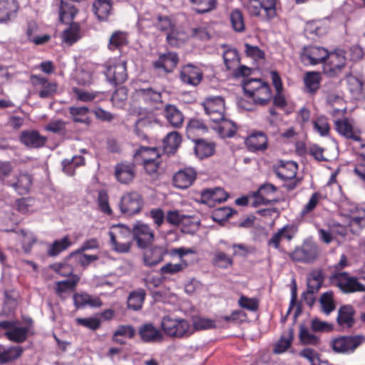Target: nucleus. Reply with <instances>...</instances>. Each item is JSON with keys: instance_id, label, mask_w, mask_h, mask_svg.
I'll use <instances>...</instances> for the list:
<instances>
[{"instance_id": "nucleus-29", "label": "nucleus", "mask_w": 365, "mask_h": 365, "mask_svg": "<svg viewBox=\"0 0 365 365\" xmlns=\"http://www.w3.org/2000/svg\"><path fill=\"white\" fill-rule=\"evenodd\" d=\"M164 114L168 122L174 128H180L183 123V115L178 108L171 104L166 105Z\"/></svg>"}, {"instance_id": "nucleus-59", "label": "nucleus", "mask_w": 365, "mask_h": 365, "mask_svg": "<svg viewBox=\"0 0 365 365\" xmlns=\"http://www.w3.org/2000/svg\"><path fill=\"white\" fill-rule=\"evenodd\" d=\"M299 356L307 359L311 365H320L319 354L313 349L305 348L299 352Z\"/></svg>"}, {"instance_id": "nucleus-57", "label": "nucleus", "mask_w": 365, "mask_h": 365, "mask_svg": "<svg viewBox=\"0 0 365 365\" xmlns=\"http://www.w3.org/2000/svg\"><path fill=\"white\" fill-rule=\"evenodd\" d=\"M230 21L233 29L237 32L245 30V26L242 14L239 10L233 11L230 14Z\"/></svg>"}, {"instance_id": "nucleus-45", "label": "nucleus", "mask_w": 365, "mask_h": 365, "mask_svg": "<svg viewBox=\"0 0 365 365\" xmlns=\"http://www.w3.org/2000/svg\"><path fill=\"white\" fill-rule=\"evenodd\" d=\"M79 277L76 275L73 276L71 279L59 281L56 282V293L58 297L63 298L64 292L73 290L79 281Z\"/></svg>"}, {"instance_id": "nucleus-14", "label": "nucleus", "mask_w": 365, "mask_h": 365, "mask_svg": "<svg viewBox=\"0 0 365 365\" xmlns=\"http://www.w3.org/2000/svg\"><path fill=\"white\" fill-rule=\"evenodd\" d=\"M136 175L135 165L132 163H118L115 167V176L122 184H129Z\"/></svg>"}, {"instance_id": "nucleus-23", "label": "nucleus", "mask_w": 365, "mask_h": 365, "mask_svg": "<svg viewBox=\"0 0 365 365\" xmlns=\"http://www.w3.org/2000/svg\"><path fill=\"white\" fill-rule=\"evenodd\" d=\"M276 190V187L272 184L267 183L261 185L255 195L256 201L263 205L274 204L277 202L278 200L269 197Z\"/></svg>"}, {"instance_id": "nucleus-60", "label": "nucleus", "mask_w": 365, "mask_h": 365, "mask_svg": "<svg viewBox=\"0 0 365 365\" xmlns=\"http://www.w3.org/2000/svg\"><path fill=\"white\" fill-rule=\"evenodd\" d=\"M195 131H202V133L207 132V127L201 120L197 118H192L189 120L187 125V133L190 134Z\"/></svg>"}, {"instance_id": "nucleus-18", "label": "nucleus", "mask_w": 365, "mask_h": 365, "mask_svg": "<svg viewBox=\"0 0 365 365\" xmlns=\"http://www.w3.org/2000/svg\"><path fill=\"white\" fill-rule=\"evenodd\" d=\"M179 61L178 56L174 52L161 54L158 59L153 62V67L157 70H163L165 73H171Z\"/></svg>"}, {"instance_id": "nucleus-38", "label": "nucleus", "mask_w": 365, "mask_h": 365, "mask_svg": "<svg viewBox=\"0 0 365 365\" xmlns=\"http://www.w3.org/2000/svg\"><path fill=\"white\" fill-rule=\"evenodd\" d=\"M250 98H252L255 104L267 105L272 98V91L268 83H265L262 87H260Z\"/></svg>"}, {"instance_id": "nucleus-33", "label": "nucleus", "mask_w": 365, "mask_h": 365, "mask_svg": "<svg viewBox=\"0 0 365 365\" xmlns=\"http://www.w3.org/2000/svg\"><path fill=\"white\" fill-rule=\"evenodd\" d=\"M182 141L181 135L177 131L169 133L163 140L164 151L168 154L174 153Z\"/></svg>"}, {"instance_id": "nucleus-56", "label": "nucleus", "mask_w": 365, "mask_h": 365, "mask_svg": "<svg viewBox=\"0 0 365 365\" xmlns=\"http://www.w3.org/2000/svg\"><path fill=\"white\" fill-rule=\"evenodd\" d=\"M314 129L322 136H326L329 134L330 126L328 119L325 116H319L313 122Z\"/></svg>"}, {"instance_id": "nucleus-20", "label": "nucleus", "mask_w": 365, "mask_h": 365, "mask_svg": "<svg viewBox=\"0 0 365 365\" xmlns=\"http://www.w3.org/2000/svg\"><path fill=\"white\" fill-rule=\"evenodd\" d=\"M228 194L221 187L204 190L201 192V202L210 207L215 205V202L220 203L225 201Z\"/></svg>"}, {"instance_id": "nucleus-8", "label": "nucleus", "mask_w": 365, "mask_h": 365, "mask_svg": "<svg viewBox=\"0 0 365 365\" xmlns=\"http://www.w3.org/2000/svg\"><path fill=\"white\" fill-rule=\"evenodd\" d=\"M143 202V197L138 192L132 191L121 197L120 209L122 213L130 216L140 212Z\"/></svg>"}, {"instance_id": "nucleus-52", "label": "nucleus", "mask_w": 365, "mask_h": 365, "mask_svg": "<svg viewBox=\"0 0 365 365\" xmlns=\"http://www.w3.org/2000/svg\"><path fill=\"white\" fill-rule=\"evenodd\" d=\"M137 93L145 101L150 103L161 101V93L154 91L152 88L138 89Z\"/></svg>"}, {"instance_id": "nucleus-54", "label": "nucleus", "mask_w": 365, "mask_h": 365, "mask_svg": "<svg viewBox=\"0 0 365 365\" xmlns=\"http://www.w3.org/2000/svg\"><path fill=\"white\" fill-rule=\"evenodd\" d=\"M151 125V120L148 118H139L135 123V133L140 139L147 140L148 135L144 130H148Z\"/></svg>"}, {"instance_id": "nucleus-44", "label": "nucleus", "mask_w": 365, "mask_h": 365, "mask_svg": "<svg viewBox=\"0 0 365 365\" xmlns=\"http://www.w3.org/2000/svg\"><path fill=\"white\" fill-rule=\"evenodd\" d=\"M28 331L27 327H17L16 325L12 330L5 332V336L11 341L22 343L26 340Z\"/></svg>"}, {"instance_id": "nucleus-31", "label": "nucleus", "mask_w": 365, "mask_h": 365, "mask_svg": "<svg viewBox=\"0 0 365 365\" xmlns=\"http://www.w3.org/2000/svg\"><path fill=\"white\" fill-rule=\"evenodd\" d=\"M324 274L322 269L313 270L307 276V292L309 294L317 293L324 282Z\"/></svg>"}, {"instance_id": "nucleus-22", "label": "nucleus", "mask_w": 365, "mask_h": 365, "mask_svg": "<svg viewBox=\"0 0 365 365\" xmlns=\"http://www.w3.org/2000/svg\"><path fill=\"white\" fill-rule=\"evenodd\" d=\"M349 227L354 235H359L365 227V208L356 207L351 212Z\"/></svg>"}, {"instance_id": "nucleus-47", "label": "nucleus", "mask_w": 365, "mask_h": 365, "mask_svg": "<svg viewBox=\"0 0 365 365\" xmlns=\"http://www.w3.org/2000/svg\"><path fill=\"white\" fill-rule=\"evenodd\" d=\"M223 60L228 70L235 69L240 64V57L236 49H227L223 53Z\"/></svg>"}, {"instance_id": "nucleus-27", "label": "nucleus", "mask_w": 365, "mask_h": 365, "mask_svg": "<svg viewBox=\"0 0 365 365\" xmlns=\"http://www.w3.org/2000/svg\"><path fill=\"white\" fill-rule=\"evenodd\" d=\"M19 7L17 0H0V21H6L14 17Z\"/></svg>"}, {"instance_id": "nucleus-11", "label": "nucleus", "mask_w": 365, "mask_h": 365, "mask_svg": "<svg viewBox=\"0 0 365 365\" xmlns=\"http://www.w3.org/2000/svg\"><path fill=\"white\" fill-rule=\"evenodd\" d=\"M19 141L29 148H40L45 145L47 138L35 130H26L21 133Z\"/></svg>"}, {"instance_id": "nucleus-61", "label": "nucleus", "mask_w": 365, "mask_h": 365, "mask_svg": "<svg viewBox=\"0 0 365 365\" xmlns=\"http://www.w3.org/2000/svg\"><path fill=\"white\" fill-rule=\"evenodd\" d=\"M190 217H187L184 215H181L178 210L169 211L166 216V220L171 225H177L180 223H185L189 220Z\"/></svg>"}, {"instance_id": "nucleus-58", "label": "nucleus", "mask_w": 365, "mask_h": 365, "mask_svg": "<svg viewBox=\"0 0 365 365\" xmlns=\"http://www.w3.org/2000/svg\"><path fill=\"white\" fill-rule=\"evenodd\" d=\"M127 98V90L124 87H120L113 93L111 101L115 106L123 107Z\"/></svg>"}, {"instance_id": "nucleus-49", "label": "nucleus", "mask_w": 365, "mask_h": 365, "mask_svg": "<svg viewBox=\"0 0 365 365\" xmlns=\"http://www.w3.org/2000/svg\"><path fill=\"white\" fill-rule=\"evenodd\" d=\"M322 310L327 315L329 314L335 309L333 292L331 291L324 292L322 294L319 299Z\"/></svg>"}, {"instance_id": "nucleus-36", "label": "nucleus", "mask_w": 365, "mask_h": 365, "mask_svg": "<svg viewBox=\"0 0 365 365\" xmlns=\"http://www.w3.org/2000/svg\"><path fill=\"white\" fill-rule=\"evenodd\" d=\"M23 351L19 346H11L8 349L0 346V363L6 364L19 359Z\"/></svg>"}, {"instance_id": "nucleus-19", "label": "nucleus", "mask_w": 365, "mask_h": 365, "mask_svg": "<svg viewBox=\"0 0 365 365\" xmlns=\"http://www.w3.org/2000/svg\"><path fill=\"white\" fill-rule=\"evenodd\" d=\"M138 333L145 343H157L163 340L162 332L151 323H146L139 327Z\"/></svg>"}, {"instance_id": "nucleus-34", "label": "nucleus", "mask_w": 365, "mask_h": 365, "mask_svg": "<svg viewBox=\"0 0 365 365\" xmlns=\"http://www.w3.org/2000/svg\"><path fill=\"white\" fill-rule=\"evenodd\" d=\"M146 293L143 289H138L131 292L128 297V307L134 311L141 309L145 299Z\"/></svg>"}, {"instance_id": "nucleus-62", "label": "nucleus", "mask_w": 365, "mask_h": 365, "mask_svg": "<svg viewBox=\"0 0 365 365\" xmlns=\"http://www.w3.org/2000/svg\"><path fill=\"white\" fill-rule=\"evenodd\" d=\"M155 27L161 31L170 32L173 31V24L168 16H158L157 21L155 23Z\"/></svg>"}, {"instance_id": "nucleus-26", "label": "nucleus", "mask_w": 365, "mask_h": 365, "mask_svg": "<svg viewBox=\"0 0 365 365\" xmlns=\"http://www.w3.org/2000/svg\"><path fill=\"white\" fill-rule=\"evenodd\" d=\"M33 177L28 173H21L16 176V181L11 185L19 195L27 194L32 185Z\"/></svg>"}, {"instance_id": "nucleus-30", "label": "nucleus", "mask_w": 365, "mask_h": 365, "mask_svg": "<svg viewBox=\"0 0 365 365\" xmlns=\"http://www.w3.org/2000/svg\"><path fill=\"white\" fill-rule=\"evenodd\" d=\"M72 120L75 123H83L88 125L91 120L88 116L90 110L86 106H71L68 108Z\"/></svg>"}, {"instance_id": "nucleus-40", "label": "nucleus", "mask_w": 365, "mask_h": 365, "mask_svg": "<svg viewBox=\"0 0 365 365\" xmlns=\"http://www.w3.org/2000/svg\"><path fill=\"white\" fill-rule=\"evenodd\" d=\"M212 264L220 269H228L233 264V259L222 251L216 250L213 253Z\"/></svg>"}, {"instance_id": "nucleus-7", "label": "nucleus", "mask_w": 365, "mask_h": 365, "mask_svg": "<svg viewBox=\"0 0 365 365\" xmlns=\"http://www.w3.org/2000/svg\"><path fill=\"white\" fill-rule=\"evenodd\" d=\"M133 239L140 249H145L152 245L155 240L153 230L146 224L137 222L132 228Z\"/></svg>"}, {"instance_id": "nucleus-35", "label": "nucleus", "mask_w": 365, "mask_h": 365, "mask_svg": "<svg viewBox=\"0 0 365 365\" xmlns=\"http://www.w3.org/2000/svg\"><path fill=\"white\" fill-rule=\"evenodd\" d=\"M135 335V329L133 326L127 324V325H120L117 327V329L114 331L112 340L120 345H124L125 341L119 339L118 336H125L128 339H133Z\"/></svg>"}, {"instance_id": "nucleus-25", "label": "nucleus", "mask_w": 365, "mask_h": 365, "mask_svg": "<svg viewBox=\"0 0 365 365\" xmlns=\"http://www.w3.org/2000/svg\"><path fill=\"white\" fill-rule=\"evenodd\" d=\"M31 80L35 86H41L42 87V89L38 93V95L41 98H49L56 91V84L48 82L44 78L33 75L31 77Z\"/></svg>"}, {"instance_id": "nucleus-13", "label": "nucleus", "mask_w": 365, "mask_h": 365, "mask_svg": "<svg viewBox=\"0 0 365 365\" xmlns=\"http://www.w3.org/2000/svg\"><path fill=\"white\" fill-rule=\"evenodd\" d=\"M167 254L166 249L163 246L155 245L148 247L143 253V259L147 267H154L160 263Z\"/></svg>"}, {"instance_id": "nucleus-43", "label": "nucleus", "mask_w": 365, "mask_h": 365, "mask_svg": "<svg viewBox=\"0 0 365 365\" xmlns=\"http://www.w3.org/2000/svg\"><path fill=\"white\" fill-rule=\"evenodd\" d=\"M128 42L126 33L117 31L110 36L108 46L110 50L120 49L122 46L127 45Z\"/></svg>"}, {"instance_id": "nucleus-21", "label": "nucleus", "mask_w": 365, "mask_h": 365, "mask_svg": "<svg viewBox=\"0 0 365 365\" xmlns=\"http://www.w3.org/2000/svg\"><path fill=\"white\" fill-rule=\"evenodd\" d=\"M196 175V171L191 168L180 170L174 175L173 184L178 188L186 189L193 183Z\"/></svg>"}, {"instance_id": "nucleus-64", "label": "nucleus", "mask_w": 365, "mask_h": 365, "mask_svg": "<svg viewBox=\"0 0 365 365\" xmlns=\"http://www.w3.org/2000/svg\"><path fill=\"white\" fill-rule=\"evenodd\" d=\"M34 200L30 197H23L16 201V209L23 214L28 213L33 206Z\"/></svg>"}, {"instance_id": "nucleus-53", "label": "nucleus", "mask_w": 365, "mask_h": 365, "mask_svg": "<svg viewBox=\"0 0 365 365\" xmlns=\"http://www.w3.org/2000/svg\"><path fill=\"white\" fill-rule=\"evenodd\" d=\"M195 5V11L197 14H205L215 9L217 0H190Z\"/></svg>"}, {"instance_id": "nucleus-42", "label": "nucleus", "mask_w": 365, "mask_h": 365, "mask_svg": "<svg viewBox=\"0 0 365 365\" xmlns=\"http://www.w3.org/2000/svg\"><path fill=\"white\" fill-rule=\"evenodd\" d=\"M320 73L315 71H309L305 74L304 81L309 93L313 94L319 88L320 86Z\"/></svg>"}, {"instance_id": "nucleus-9", "label": "nucleus", "mask_w": 365, "mask_h": 365, "mask_svg": "<svg viewBox=\"0 0 365 365\" xmlns=\"http://www.w3.org/2000/svg\"><path fill=\"white\" fill-rule=\"evenodd\" d=\"M329 56L327 49L322 46H304L300 53V60L305 66L317 65L323 63Z\"/></svg>"}, {"instance_id": "nucleus-41", "label": "nucleus", "mask_w": 365, "mask_h": 365, "mask_svg": "<svg viewBox=\"0 0 365 365\" xmlns=\"http://www.w3.org/2000/svg\"><path fill=\"white\" fill-rule=\"evenodd\" d=\"M218 123L220 125L216 130L222 138H232L235 135L237 128L235 123L224 117V120H220Z\"/></svg>"}, {"instance_id": "nucleus-51", "label": "nucleus", "mask_w": 365, "mask_h": 365, "mask_svg": "<svg viewBox=\"0 0 365 365\" xmlns=\"http://www.w3.org/2000/svg\"><path fill=\"white\" fill-rule=\"evenodd\" d=\"M80 26L77 23H72L63 34V41L68 44L75 43L80 38Z\"/></svg>"}, {"instance_id": "nucleus-39", "label": "nucleus", "mask_w": 365, "mask_h": 365, "mask_svg": "<svg viewBox=\"0 0 365 365\" xmlns=\"http://www.w3.org/2000/svg\"><path fill=\"white\" fill-rule=\"evenodd\" d=\"M298 166L293 161L282 164L276 171L277 175L282 180H292L296 177Z\"/></svg>"}, {"instance_id": "nucleus-12", "label": "nucleus", "mask_w": 365, "mask_h": 365, "mask_svg": "<svg viewBox=\"0 0 365 365\" xmlns=\"http://www.w3.org/2000/svg\"><path fill=\"white\" fill-rule=\"evenodd\" d=\"M317 256V247L309 243H304L301 247H297L291 254V258L293 260L306 263L313 262Z\"/></svg>"}, {"instance_id": "nucleus-5", "label": "nucleus", "mask_w": 365, "mask_h": 365, "mask_svg": "<svg viewBox=\"0 0 365 365\" xmlns=\"http://www.w3.org/2000/svg\"><path fill=\"white\" fill-rule=\"evenodd\" d=\"M328 63L324 65V73L329 77L339 74L346 62V52L341 48H336L329 52Z\"/></svg>"}, {"instance_id": "nucleus-48", "label": "nucleus", "mask_w": 365, "mask_h": 365, "mask_svg": "<svg viewBox=\"0 0 365 365\" xmlns=\"http://www.w3.org/2000/svg\"><path fill=\"white\" fill-rule=\"evenodd\" d=\"M265 83V82H263L259 78H249L243 81L242 88L245 95L248 97H250Z\"/></svg>"}, {"instance_id": "nucleus-2", "label": "nucleus", "mask_w": 365, "mask_h": 365, "mask_svg": "<svg viewBox=\"0 0 365 365\" xmlns=\"http://www.w3.org/2000/svg\"><path fill=\"white\" fill-rule=\"evenodd\" d=\"M329 281L345 294L365 292V285L359 282L356 277H350L346 272L332 274L329 277Z\"/></svg>"}, {"instance_id": "nucleus-50", "label": "nucleus", "mask_w": 365, "mask_h": 365, "mask_svg": "<svg viewBox=\"0 0 365 365\" xmlns=\"http://www.w3.org/2000/svg\"><path fill=\"white\" fill-rule=\"evenodd\" d=\"M299 339L303 344H309L316 346L319 344L320 339L315 334H311L308 329L304 325L299 327Z\"/></svg>"}, {"instance_id": "nucleus-6", "label": "nucleus", "mask_w": 365, "mask_h": 365, "mask_svg": "<svg viewBox=\"0 0 365 365\" xmlns=\"http://www.w3.org/2000/svg\"><path fill=\"white\" fill-rule=\"evenodd\" d=\"M205 113L214 123H219L224 120L225 117V101L220 96H212L205 98L202 103Z\"/></svg>"}, {"instance_id": "nucleus-3", "label": "nucleus", "mask_w": 365, "mask_h": 365, "mask_svg": "<svg viewBox=\"0 0 365 365\" xmlns=\"http://www.w3.org/2000/svg\"><path fill=\"white\" fill-rule=\"evenodd\" d=\"M161 327L165 334L173 337H187L192 333L190 329V324L187 320L183 319H173L169 316L163 318Z\"/></svg>"}, {"instance_id": "nucleus-15", "label": "nucleus", "mask_w": 365, "mask_h": 365, "mask_svg": "<svg viewBox=\"0 0 365 365\" xmlns=\"http://www.w3.org/2000/svg\"><path fill=\"white\" fill-rule=\"evenodd\" d=\"M180 78L183 83L196 86L202 79V73L198 67L187 64L182 67Z\"/></svg>"}, {"instance_id": "nucleus-46", "label": "nucleus", "mask_w": 365, "mask_h": 365, "mask_svg": "<svg viewBox=\"0 0 365 365\" xmlns=\"http://www.w3.org/2000/svg\"><path fill=\"white\" fill-rule=\"evenodd\" d=\"M71 245V242L68 236L63 237L59 240L54 241L48 249L47 253L51 257L58 255L61 252L68 249Z\"/></svg>"}, {"instance_id": "nucleus-1", "label": "nucleus", "mask_w": 365, "mask_h": 365, "mask_svg": "<svg viewBox=\"0 0 365 365\" xmlns=\"http://www.w3.org/2000/svg\"><path fill=\"white\" fill-rule=\"evenodd\" d=\"M112 249L118 253H128L132 245V230L127 226L113 225L108 232Z\"/></svg>"}, {"instance_id": "nucleus-55", "label": "nucleus", "mask_w": 365, "mask_h": 365, "mask_svg": "<svg viewBox=\"0 0 365 365\" xmlns=\"http://www.w3.org/2000/svg\"><path fill=\"white\" fill-rule=\"evenodd\" d=\"M187 267V263L182 261L180 263L173 264L167 263L160 269V272L162 275L165 274H175L185 269Z\"/></svg>"}, {"instance_id": "nucleus-63", "label": "nucleus", "mask_w": 365, "mask_h": 365, "mask_svg": "<svg viewBox=\"0 0 365 365\" xmlns=\"http://www.w3.org/2000/svg\"><path fill=\"white\" fill-rule=\"evenodd\" d=\"M98 205L101 210L108 215L112 213V210L108 204V195L104 190H101L98 196Z\"/></svg>"}, {"instance_id": "nucleus-24", "label": "nucleus", "mask_w": 365, "mask_h": 365, "mask_svg": "<svg viewBox=\"0 0 365 365\" xmlns=\"http://www.w3.org/2000/svg\"><path fill=\"white\" fill-rule=\"evenodd\" d=\"M354 314L355 310L351 305H343L338 310L336 322L341 327L351 328L355 324Z\"/></svg>"}, {"instance_id": "nucleus-32", "label": "nucleus", "mask_w": 365, "mask_h": 365, "mask_svg": "<svg viewBox=\"0 0 365 365\" xmlns=\"http://www.w3.org/2000/svg\"><path fill=\"white\" fill-rule=\"evenodd\" d=\"M195 142V153L199 158L203 159L213 155L215 148L214 143L203 139H197Z\"/></svg>"}, {"instance_id": "nucleus-37", "label": "nucleus", "mask_w": 365, "mask_h": 365, "mask_svg": "<svg viewBox=\"0 0 365 365\" xmlns=\"http://www.w3.org/2000/svg\"><path fill=\"white\" fill-rule=\"evenodd\" d=\"M112 9L110 0H96L93 4V10L100 21L106 20Z\"/></svg>"}, {"instance_id": "nucleus-10", "label": "nucleus", "mask_w": 365, "mask_h": 365, "mask_svg": "<svg viewBox=\"0 0 365 365\" xmlns=\"http://www.w3.org/2000/svg\"><path fill=\"white\" fill-rule=\"evenodd\" d=\"M105 74L107 80L113 86L123 83L128 78L125 62L107 66Z\"/></svg>"}, {"instance_id": "nucleus-16", "label": "nucleus", "mask_w": 365, "mask_h": 365, "mask_svg": "<svg viewBox=\"0 0 365 365\" xmlns=\"http://www.w3.org/2000/svg\"><path fill=\"white\" fill-rule=\"evenodd\" d=\"M336 130L343 137L356 141H361L360 133L354 128L352 120L348 118L336 120L334 123Z\"/></svg>"}, {"instance_id": "nucleus-28", "label": "nucleus", "mask_w": 365, "mask_h": 365, "mask_svg": "<svg viewBox=\"0 0 365 365\" xmlns=\"http://www.w3.org/2000/svg\"><path fill=\"white\" fill-rule=\"evenodd\" d=\"M143 151H150L156 155V159L154 158H146L143 157V165L144 168L148 174L152 175L157 172L159 166V155L156 154L155 148H149L148 147H140L138 150H136L134 157L137 158L139 155L141 154Z\"/></svg>"}, {"instance_id": "nucleus-17", "label": "nucleus", "mask_w": 365, "mask_h": 365, "mask_svg": "<svg viewBox=\"0 0 365 365\" xmlns=\"http://www.w3.org/2000/svg\"><path fill=\"white\" fill-rule=\"evenodd\" d=\"M245 145L250 151H264L268 147L267 136L262 131L253 132L246 138Z\"/></svg>"}, {"instance_id": "nucleus-4", "label": "nucleus", "mask_w": 365, "mask_h": 365, "mask_svg": "<svg viewBox=\"0 0 365 365\" xmlns=\"http://www.w3.org/2000/svg\"><path fill=\"white\" fill-rule=\"evenodd\" d=\"M364 342L365 336L363 334L341 336L332 340L331 348L336 353L349 354Z\"/></svg>"}]
</instances>
